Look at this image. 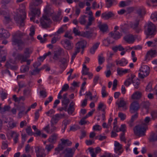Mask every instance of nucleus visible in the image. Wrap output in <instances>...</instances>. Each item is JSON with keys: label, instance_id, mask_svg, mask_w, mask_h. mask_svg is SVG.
Here are the masks:
<instances>
[{"label": "nucleus", "instance_id": "nucleus-48", "mask_svg": "<svg viewBox=\"0 0 157 157\" xmlns=\"http://www.w3.org/2000/svg\"><path fill=\"white\" fill-rule=\"evenodd\" d=\"M151 115L152 117V119L153 120H155L157 118V110H154L151 111Z\"/></svg>", "mask_w": 157, "mask_h": 157}, {"label": "nucleus", "instance_id": "nucleus-36", "mask_svg": "<svg viewBox=\"0 0 157 157\" xmlns=\"http://www.w3.org/2000/svg\"><path fill=\"white\" fill-rule=\"evenodd\" d=\"M156 51L155 50H151L148 51L146 55V58L147 59L149 56H151V58H153L155 56Z\"/></svg>", "mask_w": 157, "mask_h": 157}, {"label": "nucleus", "instance_id": "nucleus-13", "mask_svg": "<svg viewBox=\"0 0 157 157\" xmlns=\"http://www.w3.org/2000/svg\"><path fill=\"white\" fill-rule=\"evenodd\" d=\"M87 42L85 40L80 41L77 42L75 45V49L80 51V49H84L86 47Z\"/></svg>", "mask_w": 157, "mask_h": 157}, {"label": "nucleus", "instance_id": "nucleus-35", "mask_svg": "<svg viewBox=\"0 0 157 157\" xmlns=\"http://www.w3.org/2000/svg\"><path fill=\"white\" fill-rule=\"evenodd\" d=\"M155 134L153 132H151V133L150 136L148 138L149 142H154L155 141H157V135L155 137Z\"/></svg>", "mask_w": 157, "mask_h": 157}, {"label": "nucleus", "instance_id": "nucleus-24", "mask_svg": "<svg viewBox=\"0 0 157 157\" xmlns=\"http://www.w3.org/2000/svg\"><path fill=\"white\" fill-rule=\"evenodd\" d=\"M26 58L24 55L20 53H18L15 57V59L21 60V63H22L25 62Z\"/></svg>", "mask_w": 157, "mask_h": 157}, {"label": "nucleus", "instance_id": "nucleus-25", "mask_svg": "<svg viewBox=\"0 0 157 157\" xmlns=\"http://www.w3.org/2000/svg\"><path fill=\"white\" fill-rule=\"evenodd\" d=\"M117 105H118L119 107H124L126 106V102L124 100L123 98H121L120 99L119 101L116 102Z\"/></svg>", "mask_w": 157, "mask_h": 157}, {"label": "nucleus", "instance_id": "nucleus-51", "mask_svg": "<svg viewBox=\"0 0 157 157\" xmlns=\"http://www.w3.org/2000/svg\"><path fill=\"white\" fill-rule=\"evenodd\" d=\"M52 19L55 21H60L62 19V18L60 17V14H58L52 17Z\"/></svg>", "mask_w": 157, "mask_h": 157}, {"label": "nucleus", "instance_id": "nucleus-62", "mask_svg": "<svg viewBox=\"0 0 157 157\" xmlns=\"http://www.w3.org/2000/svg\"><path fill=\"white\" fill-rule=\"evenodd\" d=\"M50 9L49 7L48 6H46L44 10V12L47 15H49L52 14V13H50Z\"/></svg>", "mask_w": 157, "mask_h": 157}, {"label": "nucleus", "instance_id": "nucleus-3", "mask_svg": "<svg viewBox=\"0 0 157 157\" xmlns=\"http://www.w3.org/2000/svg\"><path fill=\"white\" fill-rule=\"evenodd\" d=\"M145 31L147 35L146 38H148L150 36H153L155 35L154 32L155 30V26L151 22H148L147 26H145Z\"/></svg>", "mask_w": 157, "mask_h": 157}, {"label": "nucleus", "instance_id": "nucleus-37", "mask_svg": "<svg viewBox=\"0 0 157 157\" xmlns=\"http://www.w3.org/2000/svg\"><path fill=\"white\" fill-rule=\"evenodd\" d=\"M11 62L10 61L9 62H7L6 64V66L8 69H10L13 70H16L17 68V67L15 65H12L10 63Z\"/></svg>", "mask_w": 157, "mask_h": 157}, {"label": "nucleus", "instance_id": "nucleus-44", "mask_svg": "<svg viewBox=\"0 0 157 157\" xmlns=\"http://www.w3.org/2000/svg\"><path fill=\"white\" fill-rule=\"evenodd\" d=\"M59 109V110L60 111H67L69 114H72L73 113L75 109Z\"/></svg>", "mask_w": 157, "mask_h": 157}, {"label": "nucleus", "instance_id": "nucleus-20", "mask_svg": "<svg viewBox=\"0 0 157 157\" xmlns=\"http://www.w3.org/2000/svg\"><path fill=\"white\" fill-rule=\"evenodd\" d=\"M88 14L89 15L88 17V21L86 25V28L87 29L89 28V26L92 25V21L94 20V18L93 16V13L92 11H90Z\"/></svg>", "mask_w": 157, "mask_h": 157}, {"label": "nucleus", "instance_id": "nucleus-49", "mask_svg": "<svg viewBox=\"0 0 157 157\" xmlns=\"http://www.w3.org/2000/svg\"><path fill=\"white\" fill-rule=\"evenodd\" d=\"M90 154L91 155V157H96V154L94 152V149L93 148L89 147L88 148Z\"/></svg>", "mask_w": 157, "mask_h": 157}, {"label": "nucleus", "instance_id": "nucleus-14", "mask_svg": "<svg viewBox=\"0 0 157 157\" xmlns=\"http://www.w3.org/2000/svg\"><path fill=\"white\" fill-rule=\"evenodd\" d=\"M69 60L63 57L61 58L59 60V66L60 68L64 69L67 66Z\"/></svg>", "mask_w": 157, "mask_h": 157}, {"label": "nucleus", "instance_id": "nucleus-2", "mask_svg": "<svg viewBox=\"0 0 157 157\" xmlns=\"http://www.w3.org/2000/svg\"><path fill=\"white\" fill-rule=\"evenodd\" d=\"M147 127H144L141 125L136 126L133 129L135 134L139 137L143 136L145 135V132Z\"/></svg>", "mask_w": 157, "mask_h": 157}, {"label": "nucleus", "instance_id": "nucleus-55", "mask_svg": "<svg viewBox=\"0 0 157 157\" xmlns=\"http://www.w3.org/2000/svg\"><path fill=\"white\" fill-rule=\"evenodd\" d=\"M151 18L154 21H157V12H155L152 14L151 16Z\"/></svg>", "mask_w": 157, "mask_h": 157}, {"label": "nucleus", "instance_id": "nucleus-38", "mask_svg": "<svg viewBox=\"0 0 157 157\" xmlns=\"http://www.w3.org/2000/svg\"><path fill=\"white\" fill-rule=\"evenodd\" d=\"M112 49L115 52H116L118 50L121 51L125 50V49L121 44L113 47Z\"/></svg>", "mask_w": 157, "mask_h": 157}, {"label": "nucleus", "instance_id": "nucleus-43", "mask_svg": "<svg viewBox=\"0 0 157 157\" xmlns=\"http://www.w3.org/2000/svg\"><path fill=\"white\" fill-rule=\"evenodd\" d=\"M114 146L115 147V151H119L122 148V145L120 143L117 141H115Z\"/></svg>", "mask_w": 157, "mask_h": 157}, {"label": "nucleus", "instance_id": "nucleus-45", "mask_svg": "<svg viewBox=\"0 0 157 157\" xmlns=\"http://www.w3.org/2000/svg\"><path fill=\"white\" fill-rule=\"evenodd\" d=\"M4 52L2 50L0 49V63L2 61H5L6 60V56L5 55H3ZM1 66V64L0 63V67Z\"/></svg>", "mask_w": 157, "mask_h": 157}, {"label": "nucleus", "instance_id": "nucleus-9", "mask_svg": "<svg viewBox=\"0 0 157 157\" xmlns=\"http://www.w3.org/2000/svg\"><path fill=\"white\" fill-rule=\"evenodd\" d=\"M60 113H57L53 116L52 117V120L55 124L57 123L58 122L60 119L65 118V113L63 111H60Z\"/></svg>", "mask_w": 157, "mask_h": 157}, {"label": "nucleus", "instance_id": "nucleus-50", "mask_svg": "<svg viewBox=\"0 0 157 157\" xmlns=\"http://www.w3.org/2000/svg\"><path fill=\"white\" fill-rule=\"evenodd\" d=\"M62 102L63 105H64L65 108H66L70 102L69 99H62Z\"/></svg>", "mask_w": 157, "mask_h": 157}, {"label": "nucleus", "instance_id": "nucleus-28", "mask_svg": "<svg viewBox=\"0 0 157 157\" xmlns=\"http://www.w3.org/2000/svg\"><path fill=\"white\" fill-rule=\"evenodd\" d=\"M138 117V115L134 114L132 116L130 120L128 121L129 125L130 127H132L134 125V122Z\"/></svg>", "mask_w": 157, "mask_h": 157}, {"label": "nucleus", "instance_id": "nucleus-12", "mask_svg": "<svg viewBox=\"0 0 157 157\" xmlns=\"http://www.w3.org/2000/svg\"><path fill=\"white\" fill-rule=\"evenodd\" d=\"M44 151V149L42 147H36L35 149V152L37 157H44L45 155Z\"/></svg>", "mask_w": 157, "mask_h": 157}, {"label": "nucleus", "instance_id": "nucleus-33", "mask_svg": "<svg viewBox=\"0 0 157 157\" xmlns=\"http://www.w3.org/2000/svg\"><path fill=\"white\" fill-rule=\"evenodd\" d=\"M100 43L99 42H97L93 45V46L90 49V52L92 54H94L95 51V50L98 47Z\"/></svg>", "mask_w": 157, "mask_h": 157}, {"label": "nucleus", "instance_id": "nucleus-27", "mask_svg": "<svg viewBox=\"0 0 157 157\" xmlns=\"http://www.w3.org/2000/svg\"><path fill=\"white\" fill-rule=\"evenodd\" d=\"M87 16L85 15L81 16L78 19L79 22L82 25H85L87 22V20L86 18Z\"/></svg>", "mask_w": 157, "mask_h": 157}, {"label": "nucleus", "instance_id": "nucleus-5", "mask_svg": "<svg viewBox=\"0 0 157 157\" xmlns=\"http://www.w3.org/2000/svg\"><path fill=\"white\" fill-rule=\"evenodd\" d=\"M12 42L13 45H17L18 50L20 51L22 50L23 47L21 46V45L24 44V42L21 39L18 35L16 34L13 37Z\"/></svg>", "mask_w": 157, "mask_h": 157}, {"label": "nucleus", "instance_id": "nucleus-23", "mask_svg": "<svg viewBox=\"0 0 157 157\" xmlns=\"http://www.w3.org/2000/svg\"><path fill=\"white\" fill-rule=\"evenodd\" d=\"M142 94L141 92L136 91L134 92L131 96V98L133 99H139L142 97Z\"/></svg>", "mask_w": 157, "mask_h": 157}, {"label": "nucleus", "instance_id": "nucleus-42", "mask_svg": "<svg viewBox=\"0 0 157 157\" xmlns=\"http://www.w3.org/2000/svg\"><path fill=\"white\" fill-rule=\"evenodd\" d=\"M132 83L133 84L134 87L136 89H137L139 87L140 84V81L139 79H137L136 80L132 79Z\"/></svg>", "mask_w": 157, "mask_h": 157}, {"label": "nucleus", "instance_id": "nucleus-11", "mask_svg": "<svg viewBox=\"0 0 157 157\" xmlns=\"http://www.w3.org/2000/svg\"><path fill=\"white\" fill-rule=\"evenodd\" d=\"M61 43L64 48L67 50H70L72 49L73 46L71 41L67 39H65L61 41Z\"/></svg>", "mask_w": 157, "mask_h": 157}, {"label": "nucleus", "instance_id": "nucleus-1", "mask_svg": "<svg viewBox=\"0 0 157 157\" xmlns=\"http://www.w3.org/2000/svg\"><path fill=\"white\" fill-rule=\"evenodd\" d=\"M21 14L16 15L14 16V19L17 23L19 24L20 26H24L25 25L24 20L26 18V13L25 10L21 9L19 10Z\"/></svg>", "mask_w": 157, "mask_h": 157}, {"label": "nucleus", "instance_id": "nucleus-31", "mask_svg": "<svg viewBox=\"0 0 157 157\" xmlns=\"http://www.w3.org/2000/svg\"><path fill=\"white\" fill-rule=\"evenodd\" d=\"M98 26L100 30L103 33L106 32L108 28V26L106 24H100L98 25Z\"/></svg>", "mask_w": 157, "mask_h": 157}, {"label": "nucleus", "instance_id": "nucleus-59", "mask_svg": "<svg viewBox=\"0 0 157 157\" xmlns=\"http://www.w3.org/2000/svg\"><path fill=\"white\" fill-rule=\"evenodd\" d=\"M80 52L79 51H78L75 49V52L71 56V63L73 62L74 59L76 55L78 53Z\"/></svg>", "mask_w": 157, "mask_h": 157}, {"label": "nucleus", "instance_id": "nucleus-61", "mask_svg": "<svg viewBox=\"0 0 157 157\" xmlns=\"http://www.w3.org/2000/svg\"><path fill=\"white\" fill-rule=\"evenodd\" d=\"M152 84L150 82L147 86L145 90L146 91H151L152 90Z\"/></svg>", "mask_w": 157, "mask_h": 157}, {"label": "nucleus", "instance_id": "nucleus-32", "mask_svg": "<svg viewBox=\"0 0 157 157\" xmlns=\"http://www.w3.org/2000/svg\"><path fill=\"white\" fill-rule=\"evenodd\" d=\"M136 13L140 17H142L143 15L145 14L144 9L142 8H139L136 10Z\"/></svg>", "mask_w": 157, "mask_h": 157}, {"label": "nucleus", "instance_id": "nucleus-56", "mask_svg": "<svg viewBox=\"0 0 157 157\" xmlns=\"http://www.w3.org/2000/svg\"><path fill=\"white\" fill-rule=\"evenodd\" d=\"M118 117L122 121L124 120L126 117V115L125 114L121 113L119 112L118 113Z\"/></svg>", "mask_w": 157, "mask_h": 157}, {"label": "nucleus", "instance_id": "nucleus-41", "mask_svg": "<svg viewBox=\"0 0 157 157\" xmlns=\"http://www.w3.org/2000/svg\"><path fill=\"white\" fill-rule=\"evenodd\" d=\"M140 106L137 101H134L131 104L130 108H140Z\"/></svg>", "mask_w": 157, "mask_h": 157}, {"label": "nucleus", "instance_id": "nucleus-34", "mask_svg": "<svg viewBox=\"0 0 157 157\" xmlns=\"http://www.w3.org/2000/svg\"><path fill=\"white\" fill-rule=\"evenodd\" d=\"M106 6L107 8H109L112 6L115 3H116V0H105Z\"/></svg>", "mask_w": 157, "mask_h": 157}, {"label": "nucleus", "instance_id": "nucleus-18", "mask_svg": "<svg viewBox=\"0 0 157 157\" xmlns=\"http://www.w3.org/2000/svg\"><path fill=\"white\" fill-rule=\"evenodd\" d=\"M30 8L32 14L39 17L40 14V10L38 8L33 6V5H30Z\"/></svg>", "mask_w": 157, "mask_h": 157}, {"label": "nucleus", "instance_id": "nucleus-7", "mask_svg": "<svg viewBox=\"0 0 157 157\" xmlns=\"http://www.w3.org/2000/svg\"><path fill=\"white\" fill-rule=\"evenodd\" d=\"M139 22L140 20L136 19L135 21L134 22H131L129 23L131 28L137 33H139L141 30Z\"/></svg>", "mask_w": 157, "mask_h": 157}, {"label": "nucleus", "instance_id": "nucleus-40", "mask_svg": "<svg viewBox=\"0 0 157 157\" xmlns=\"http://www.w3.org/2000/svg\"><path fill=\"white\" fill-rule=\"evenodd\" d=\"M42 3L41 0H32V2L30 4V5H33V6H36Z\"/></svg>", "mask_w": 157, "mask_h": 157}, {"label": "nucleus", "instance_id": "nucleus-58", "mask_svg": "<svg viewBox=\"0 0 157 157\" xmlns=\"http://www.w3.org/2000/svg\"><path fill=\"white\" fill-rule=\"evenodd\" d=\"M1 98L2 100L6 99L7 97V94L4 92L3 91H2L0 93Z\"/></svg>", "mask_w": 157, "mask_h": 157}, {"label": "nucleus", "instance_id": "nucleus-22", "mask_svg": "<svg viewBox=\"0 0 157 157\" xmlns=\"http://www.w3.org/2000/svg\"><path fill=\"white\" fill-rule=\"evenodd\" d=\"M125 41L129 43H132L135 41L134 37L131 35H127L124 37Z\"/></svg>", "mask_w": 157, "mask_h": 157}, {"label": "nucleus", "instance_id": "nucleus-10", "mask_svg": "<svg viewBox=\"0 0 157 157\" xmlns=\"http://www.w3.org/2000/svg\"><path fill=\"white\" fill-rule=\"evenodd\" d=\"M75 151L74 147H67L62 152V154H65V157H73Z\"/></svg>", "mask_w": 157, "mask_h": 157}, {"label": "nucleus", "instance_id": "nucleus-30", "mask_svg": "<svg viewBox=\"0 0 157 157\" xmlns=\"http://www.w3.org/2000/svg\"><path fill=\"white\" fill-rule=\"evenodd\" d=\"M57 136V135L56 134H53L48 138V141L52 144L55 143L56 141Z\"/></svg>", "mask_w": 157, "mask_h": 157}, {"label": "nucleus", "instance_id": "nucleus-29", "mask_svg": "<svg viewBox=\"0 0 157 157\" xmlns=\"http://www.w3.org/2000/svg\"><path fill=\"white\" fill-rule=\"evenodd\" d=\"M114 43V41L112 40L110 36L104 39L103 41V44L106 46H108L110 44H113Z\"/></svg>", "mask_w": 157, "mask_h": 157}, {"label": "nucleus", "instance_id": "nucleus-16", "mask_svg": "<svg viewBox=\"0 0 157 157\" xmlns=\"http://www.w3.org/2000/svg\"><path fill=\"white\" fill-rule=\"evenodd\" d=\"M96 36V33H92L90 31H86L85 32H82L81 36L89 39L91 38L92 36L95 37Z\"/></svg>", "mask_w": 157, "mask_h": 157}, {"label": "nucleus", "instance_id": "nucleus-52", "mask_svg": "<svg viewBox=\"0 0 157 157\" xmlns=\"http://www.w3.org/2000/svg\"><path fill=\"white\" fill-rule=\"evenodd\" d=\"M73 32L75 36H81V32L76 28H74L73 29Z\"/></svg>", "mask_w": 157, "mask_h": 157}, {"label": "nucleus", "instance_id": "nucleus-21", "mask_svg": "<svg viewBox=\"0 0 157 157\" xmlns=\"http://www.w3.org/2000/svg\"><path fill=\"white\" fill-rule=\"evenodd\" d=\"M114 15V14L112 12L110 11L108 13L105 12L102 13L101 15V17L105 20H107L113 17Z\"/></svg>", "mask_w": 157, "mask_h": 157}, {"label": "nucleus", "instance_id": "nucleus-15", "mask_svg": "<svg viewBox=\"0 0 157 157\" xmlns=\"http://www.w3.org/2000/svg\"><path fill=\"white\" fill-rule=\"evenodd\" d=\"M10 34L7 30L3 29H0V38L4 39L9 38Z\"/></svg>", "mask_w": 157, "mask_h": 157}, {"label": "nucleus", "instance_id": "nucleus-64", "mask_svg": "<svg viewBox=\"0 0 157 157\" xmlns=\"http://www.w3.org/2000/svg\"><path fill=\"white\" fill-rule=\"evenodd\" d=\"M26 132L30 136H32L33 135V132L32 129L30 126L28 127L26 129Z\"/></svg>", "mask_w": 157, "mask_h": 157}, {"label": "nucleus", "instance_id": "nucleus-57", "mask_svg": "<svg viewBox=\"0 0 157 157\" xmlns=\"http://www.w3.org/2000/svg\"><path fill=\"white\" fill-rule=\"evenodd\" d=\"M35 69L33 70L32 71H30L29 73H30L31 75H35L36 74H38L40 72L38 69L37 68H35Z\"/></svg>", "mask_w": 157, "mask_h": 157}, {"label": "nucleus", "instance_id": "nucleus-8", "mask_svg": "<svg viewBox=\"0 0 157 157\" xmlns=\"http://www.w3.org/2000/svg\"><path fill=\"white\" fill-rule=\"evenodd\" d=\"M40 23L42 28L46 29L49 27V25L51 22L50 18L46 15H43L40 20Z\"/></svg>", "mask_w": 157, "mask_h": 157}, {"label": "nucleus", "instance_id": "nucleus-39", "mask_svg": "<svg viewBox=\"0 0 157 157\" xmlns=\"http://www.w3.org/2000/svg\"><path fill=\"white\" fill-rule=\"evenodd\" d=\"M128 70L127 69H125L124 70H122V69L118 67L117 69V71L118 74L119 75H122L124 74H125L128 72Z\"/></svg>", "mask_w": 157, "mask_h": 157}, {"label": "nucleus", "instance_id": "nucleus-26", "mask_svg": "<svg viewBox=\"0 0 157 157\" xmlns=\"http://www.w3.org/2000/svg\"><path fill=\"white\" fill-rule=\"evenodd\" d=\"M136 76L132 74L131 75V77H129L125 81L124 85L127 86H129L132 82V79L135 77Z\"/></svg>", "mask_w": 157, "mask_h": 157}, {"label": "nucleus", "instance_id": "nucleus-54", "mask_svg": "<svg viewBox=\"0 0 157 157\" xmlns=\"http://www.w3.org/2000/svg\"><path fill=\"white\" fill-rule=\"evenodd\" d=\"M119 64L121 66H124L128 63V61L125 59H124V60H119Z\"/></svg>", "mask_w": 157, "mask_h": 157}, {"label": "nucleus", "instance_id": "nucleus-19", "mask_svg": "<svg viewBox=\"0 0 157 157\" xmlns=\"http://www.w3.org/2000/svg\"><path fill=\"white\" fill-rule=\"evenodd\" d=\"M33 51V48L32 47L26 48L24 50V55L26 58H29L30 57Z\"/></svg>", "mask_w": 157, "mask_h": 157}, {"label": "nucleus", "instance_id": "nucleus-6", "mask_svg": "<svg viewBox=\"0 0 157 157\" xmlns=\"http://www.w3.org/2000/svg\"><path fill=\"white\" fill-rule=\"evenodd\" d=\"M140 72L139 73V77L141 78H144L148 76L150 71V68L147 65H143L140 69Z\"/></svg>", "mask_w": 157, "mask_h": 157}, {"label": "nucleus", "instance_id": "nucleus-17", "mask_svg": "<svg viewBox=\"0 0 157 157\" xmlns=\"http://www.w3.org/2000/svg\"><path fill=\"white\" fill-rule=\"evenodd\" d=\"M110 37L115 40H117L120 38L122 36V34L119 32L114 30L113 32H112L109 33Z\"/></svg>", "mask_w": 157, "mask_h": 157}, {"label": "nucleus", "instance_id": "nucleus-46", "mask_svg": "<svg viewBox=\"0 0 157 157\" xmlns=\"http://www.w3.org/2000/svg\"><path fill=\"white\" fill-rule=\"evenodd\" d=\"M141 106L143 108H148L150 106V103L149 101H143L141 104Z\"/></svg>", "mask_w": 157, "mask_h": 157}, {"label": "nucleus", "instance_id": "nucleus-60", "mask_svg": "<svg viewBox=\"0 0 157 157\" xmlns=\"http://www.w3.org/2000/svg\"><path fill=\"white\" fill-rule=\"evenodd\" d=\"M54 146L52 144H50L46 145L45 149L47 150L49 152L54 148Z\"/></svg>", "mask_w": 157, "mask_h": 157}, {"label": "nucleus", "instance_id": "nucleus-53", "mask_svg": "<svg viewBox=\"0 0 157 157\" xmlns=\"http://www.w3.org/2000/svg\"><path fill=\"white\" fill-rule=\"evenodd\" d=\"M105 88L106 87L105 86H103L102 87L101 94L103 98L105 97L107 95V93L106 92Z\"/></svg>", "mask_w": 157, "mask_h": 157}, {"label": "nucleus", "instance_id": "nucleus-4", "mask_svg": "<svg viewBox=\"0 0 157 157\" xmlns=\"http://www.w3.org/2000/svg\"><path fill=\"white\" fill-rule=\"evenodd\" d=\"M61 143L59 144L58 146L55 148V151H56L57 154H59L60 151L63 150L64 147V146H69L72 144V142L68 139H63L60 140Z\"/></svg>", "mask_w": 157, "mask_h": 157}, {"label": "nucleus", "instance_id": "nucleus-47", "mask_svg": "<svg viewBox=\"0 0 157 157\" xmlns=\"http://www.w3.org/2000/svg\"><path fill=\"white\" fill-rule=\"evenodd\" d=\"M103 54L101 53L98 56V63L100 65H101L105 61V59L102 56Z\"/></svg>", "mask_w": 157, "mask_h": 157}, {"label": "nucleus", "instance_id": "nucleus-63", "mask_svg": "<svg viewBox=\"0 0 157 157\" xmlns=\"http://www.w3.org/2000/svg\"><path fill=\"white\" fill-rule=\"evenodd\" d=\"M30 33H29V35L31 36H33L35 34V27L33 26H32L30 28Z\"/></svg>", "mask_w": 157, "mask_h": 157}]
</instances>
